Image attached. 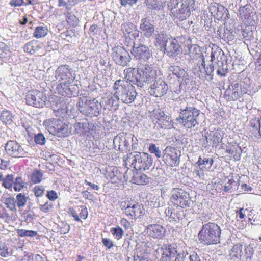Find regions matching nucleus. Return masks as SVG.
I'll return each mask as SVG.
<instances>
[{
    "mask_svg": "<svg viewBox=\"0 0 261 261\" xmlns=\"http://www.w3.org/2000/svg\"><path fill=\"white\" fill-rule=\"evenodd\" d=\"M45 189L42 186H36L34 188L33 192L37 197H40L43 195Z\"/></svg>",
    "mask_w": 261,
    "mask_h": 261,
    "instance_id": "53",
    "label": "nucleus"
},
{
    "mask_svg": "<svg viewBox=\"0 0 261 261\" xmlns=\"http://www.w3.org/2000/svg\"><path fill=\"white\" fill-rule=\"evenodd\" d=\"M152 119L157 120L156 123L162 128H170L172 119L170 116L166 114L160 109H154L152 111Z\"/></svg>",
    "mask_w": 261,
    "mask_h": 261,
    "instance_id": "16",
    "label": "nucleus"
},
{
    "mask_svg": "<svg viewBox=\"0 0 261 261\" xmlns=\"http://www.w3.org/2000/svg\"><path fill=\"white\" fill-rule=\"evenodd\" d=\"M71 82H61L57 86V89L59 94L64 96L70 97L72 95V91L70 88Z\"/></svg>",
    "mask_w": 261,
    "mask_h": 261,
    "instance_id": "28",
    "label": "nucleus"
},
{
    "mask_svg": "<svg viewBox=\"0 0 261 261\" xmlns=\"http://www.w3.org/2000/svg\"><path fill=\"white\" fill-rule=\"evenodd\" d=\"M169 219L170 222L177 221L179 220V217L176 213L171 212L170 216Z\"/></svg>",
    "mask_w": 261,
    "mask_h": 261,
    "instance_id": "64",
    "label": "nucleus"
},
{
    "mask_svg": "<svg viewBox=\"0 0 261 261\" xmlns=\"http://www.w3.org/2000/svg\"><path fill=\"white\" fill-rule=\"evenodd\" d=\"M66 20L68 24L72 26H76L79 23L78 18L73 14L70 13L67 14Z\"/></svg>",
    "mask_w": 261,
    "mask_h": 261,
    "instance_id": "46",
    "label": "nucleus"
},
{
    "mask_svg": "<svg viewBox=\"0 0 261 261\" xmlns=\"http://www.w3.org/2000/svg\"><path fill=\"white\" fill-rule=\"evenodd\" d=\"M47 29L43 26L37 27L33 33L34 36L36 38H40L45 37L47 34Z\"/></svg>",
    "mask_w": 261,
    "mask_h": 261,
    "instance_id": "36",
    "label": "nucleus"
},
{
    "mask_svg": "<svg viewBox=\"0 0 261 261\" xmlns=\"http://www.w3.org/2000/svg\"><path fill=\"white\" fill-rule=\"evenodd\" d=\"M131 138V135L126 133H120L113 139V144L115 148L117 147L121 151H126L129 148V141Z\"/></svg>",
    "mask_w": 261,
    "mask_h": 261,
    "instance_id": "17",
    "label": "nucleus"
},
{
    "mask_svg": "<svg viewBox=\"0 0 261 261\" xmlns=\"http://www.w3.org/2000/svg\"><path fill=\"white\" fill-rule=\"evenodd\" d=\"M154 38L155 40V44H157L163 47L167 41L170 39L168 37L167 34L164 33L163 32H157V33L154 34Z\"/></svg>",
    "mask_w": 261,
    "mask_h": 261,
    "instance_id": "31",
    "label": "nucleus"
},
{
    "mask_svg": "<svg viewBox=\"0 0 261 261\" xmlns=\"http://www.w3.org/2000/svg\"><path fill=\"white\" fill-rule=\"evenodd\" d=\"M55 77L59 82H72L75 79L72 68L67 65L60 66L55 71Z\"/></svg>",
    "mask_w": 261,
    "mask_h": 261,
    "instance_id": "13",
    "label": "nucleus"
},
{
    "mask_svg": "<svg viewBox=\"0 0 261 261\" xmlns=\"http://www.w3.org/2000/svg\"><path fill=\"white\" fill-rule=\"evenodd\" d=\"M102 242L103 245L107 247L108 249H110L114 246L113 242L110 239L108 238L102 239Z\"/></svg>",
    "mask_w": 261,
    "mask_h": 261,
    "instance_id": "60",
    "label": "nucleus"
},
{
    "mask_svg": "<svg viewBox=\"0 0 261 261\" xmlns=\"http://www.w3.org/2000/svg\"><path fill=\"white\" fill-rule=\"evenodd\" d=\"M169 70L173 74L176 75L178 78L184 79L188 76V74L186 71L178 66H170Z\"/></svg>",
    "mask_w": 261,
    "mask_h": 261,
    "instance_id": "32",
    "label": "nucleus"
},
{
    "mask_svg": "<svg viewBox=\"0 0 261 261\" xmlns=\"http://www.w3.org/2000/svg\"><path fill=\"white\" fill-rule=\"evenodd\" d=\"M149 151L151 153H154L156 157L160 158L162 156V154L161 151L158 147H156L155 144H151L148 148Z\"/></svg>",
    "mask_w": 261,
    "mask_h": 261,
    "instance_id": "50",
    "label": "nucleus"
},
{
    "mask_svg": "<svg viewBox=\"0 0 261 261\" xmlns=\"http://www.w3.org/2000/svg\"><path fill=\"white\" fill-rule=\"evenodd\" d=\"M43 174L39 170L34 171L30 175V179L34 184L40 182L42 178Z\"/></svg>",
    "mask_w": 261,
    "mask_h": 261,
    "instance_id": "42",
    "label": "nucleus"
},
{
    "mask_svg": "<svg viewBox=\"0 0 261 261\" xmlns=\"http://www.w3.org/2000/svg\"><path fill=\"white\" fill-rule=\"evenodd\" d=\"M199 115V110L194 107L189 108L186 111L179 112V116L176 120L186 128L191 129L198 125Z\"/></svg>",
    "mask_w": 261,
    "mask_h": 261,
    "instance_id": "6",
    "label": "nucleus"
},
{
    "mask_svg": "<svg viewBox=\"0 0 261 261\" xmlns=\"http://www.w3.org/2000/svg\"><path fill=\"white\" fill-rule=\"evenodd\" d=\"M150 85L149 92L155 97H162L168 91L167 84L162 77V75L155 79Z\"/></svg>",
    "mask_w": 261,
    "mask_h": 261,
    "instance_id": "15",
    "label": "nucleus"
},
{
    "mask_svg": "<svg viewBox=\"0 0 261 261\" xmlns=\"http://www.w3.org/2000/svg\"><path fill=\"white\" fill-rule=\"evenodd\" d=\"M161 249L162 250V256L160 261H171L172 258L176 257L180 253L176 244H165L162 246Z\"/></svg>",
    "mask_w": 261,
    "mask_h": 261,
    "instance_id": "18",
    "label": "nucleus"
},
{
    "mask_svg": "<svg viewBox=\"0 0 261 261\" xmlns=\"http://www.w3.org/2000/svg\"><path fill=\"white\" fill-rule=\"evenodd\" d=\"M131 53L134 58L140 62H145L152 56V51L148 46L141 44L138 47H135V43Z\"/></svg>",
    "mask_w": 261,
    "mask_h": 261,
    "instance_id": "14",
    "label": "nucleus"
},
{
    "mask_svg": "<svg viewBox=\"0 0 261 261\" xmlns=\"http://www.w3.org/2000/svg\"><path fill=\"white\" fill-rule=\"evenodd\" d=\"M60 227V233L61 234H66L70 231V225L69 224H67V223H61Z\"/></svg>",
    "mask_w": 261,
    "mask_h": 261,
    "instance_id": "55",
    "label": "nucleus"
},
{
    "mask_svg": "<svg viewBox=\"0 0 261 261\" xmlns=\"http://www.w3.org/2000/svg\"><path fill=\"white\" fill-rule=\"evenodd\" d=\"M211 140L216 146L222 140L221 135L218 132H215L210 134Z\"/></svg>",
    "mask_w": 261,
    "mask_h": 261,
    "instance_id": "48",
    "label": "nucleus"
},
{
    "mask_svg": "<svg viewBox=\"0 0 261 261\" xmlns=\"http://www.w3.org/2000/svg\"><path fill=\"white\" fill-rule=\"evenodd\" d=\"M254 249L252 246L248 245L244 247V255L242 261H256V258L254 254Z\"/></svg>",
    "mask_w": 261,
    "mask_h": 261,
    "instance_id": "30",
    "label": "nucleus"
},
{
    "mask_svg": "<svg viewBox=\"0 0 261 261\" xmlns=\"http://www.w3.org/2000/svg\"><path fill=\"white\" fill-rule=\"evenodd\" d=\"M209 11L214 17L217 19H226L229 18L228 10L223 5L217 3L212 4L209 7Z\"/></svg>",
    "mask_w": 261,
    "mask_h": 261,
    "instance_id": "20",
    "label": "nucleus"
},
{
    "mask_svg": "<svg viewBox=\"0 0 261 261\" xmlns=\"http://www.w3.org/2000/svg\"><path fill=\"white\" fill-rule=\"evenodd\" d=\"M9 254L7 247L4 244H0V255L2 257H7Z\"/></svg>",
    "mask_w": 261,
    "mask_h": 261,
    "instance_id": "57",
    "label": "nucleus"
},
{
    "mask_svg": "<svg viewBox=\"0 0 261 261\" xmlns=\"http://www.w3.org/2000/svg\"><path fill=\"white\" fill-rule=\"evenodd\" d=\"M125 50L123 47L115 46L112 49V57L116 61L120 56Z\"/></svg>",
    "mask_w": 261,
    "mask_h": 261,
    "instance_id": "44",
    "label": "nucleus"
},
{
    "mask_svg": "<svg viewBox=\"0 0 261 261\" xmlns=\"http://www.w3.org/2000/svg\"><path fill=\"white\" fill-rule=\"evenodd\" d=\"M147 232L150 237L158 238L164 236L165 229L159 224H151L147 227Z\"/></svg>",
    "mask_w": 261,
    "mask_h": 261,
    "instance_id": "24",
    "label": "nucleus"
},
{
    "mask_svg": "<svg viewBox=\"0 0 261 261\" xmlns=\"http://www.w3.org/2000/svg\"><path fill=\"white\" fill-rule=\"evenodd\" d=\"M114 89L116 96L126 104L133 102L137 94L131 82L124 80H117L114 83Z\"/></svg>",
    "mask_w": 261,
    "mask_h": 261,
    "instance_id": "2",
    "label": "nucleus"
},
{
    "mask_svg": "<svg viewBox=\"0 0 261 261\" xmlns=\"http://www.w3.org/2000/svg\"><path fill=\"white\" fill-rule=\"evenodd\" d=\"M121 31L124 35L131 34L134 37H139L140 34V31L137 30L136 25L129 22L122 24Z\"/></svg>",
    "mask_w": 261,
    "mask_h": 261,
    "instance_id": "25",
    "label": "nucleus"
},
{
    "mask_svg": "<svg viewBox=\"0 0 261 261\" xmlns=\"http://www.w3.org/2000/svg\"><path fill=\"white\" fill-rule=\"evenodd\" d=\"M4 204L11 211H16V205L15 199L12 197H9L7 198L4 202Z\"/></svg>",
    "mask_w": 261,
    "mask_h": 261,
    "instance_id": "40",
    "label": "nucleus"
},
{
    "mask_svg": "<svg viewBox=\"0 0 261 261\" xmlns=\"http://www.w3.org/2000/svg\"><path fill=\"white\" fill-rule=\"evenodd\" d=\"M133 182L137 185H142L149 182V179L147 176L143 173H137L133 177Z\"/></svg>",
    "mask_w": 261,
    "mask_h": 261,
    "instance_id": "35",
    "label": "nucleus"
},
{
    "mask_svg": "<svg viewBox=\"0 0 261 261\" xmlns=\"http://www.w3.org/2000/svg\"><path fill=\"white\" fill-rule=\"evenodd\" d=\"M178 101H180L179 103L180 112L186 111L189 109V108L194 107L196 103V100L191 96L179 98Z\"/></svg>",
    "mask_w": 261,
    "mask_h": 261,
    "instance_id": "27",
    "label": "nucleus"
},
{
    "mask_svg": "<svg viewBox=\"0 0 261 261\" xmlns=\"http://www.w3.org/2000/svg\"><path fill=\"white\" fill-rule=\"evenodd\" d=\"M111 232L113 235L115 236L117 240L121 239L124 234L123 230L119 226L111 228Z\"/></svg>",
    "mask_w": 261,
    "mask_h": 261,
    "instance_id": "49",
    "label": "nucleus"
},
{
    "mask_svg": "<svg viewBox=\"0 0 261 261\" xmlns=\"http://www.w3.org/2000/svg\"><path fill=\"white\" fill-rule=\"evenodd\" d=\"M163 155L165 163L171 167L178 166L180 163L177 150L172 147H167Z\"/></svg>",
    "mask_w": 261,
    "mask_h": 261,
    "instance_id": "19",
    "label": "nucleus"
},
{
    "mask_svg": "<svg viewBox=\"0 0 261 261\" xmlns=\"http://www.w3.org/2000/svg\"><path fill=\"white\" fill-rule=\"evenodd\" d=\"M139 29L146 38L152 37L155 33V27L150 22L149 17L142 18L140 20Z\"/></svg>",
    "mask_w": 261,
    "mask_h": 261,
    "instance_id": "21",
    "label": "nucleus"
},
{
    "mask_svg": "<svg viewBox=\"0 0 261 261\" xmlns=\"http://www.w3.org/2000/svg\"><path fill=\"white\" fill-rule=\"evenodd\" d=\"M253 8L249 4H247L240 8L239 13L243 21L248 24L254 21L253 16L255 14L253 11Z\"/></svg>",
    "mask_w": 261,
    "mask_h": 261,
    "instance_id": "22",
    "label": "nucleus"
},
{
    "mask_svg": "<svg viewBox=\"0 0 261 261\" xmlns=\"http://www.w3.org/2000/svg\"><path fill=\"white\" fill-rule=\"evenodd\" d=\"M130 59L129 54L125 50L115 62L117 64L124 66L127 65Z\"/></svg>",
    "mask_w": 261,
    "mask_h": 261,
    "instance_id": "34",
    "label": "nucleus"
},
{
    "mask_svg": "<svg viewBox=\"0 0 261 261\" xmlns=\"http://www.w3.org/2000/svg\"><path fill=\"white\" fill-rule=\"evenodd\" d=\"M221 230L214 223H208L202 226L198 237L200 242L206 245L216 244L220 242Z\"/></svg>",
    "mask_w": 261,
    "mask_h": 261,
    "instance_id": "3",
    "label": "nucleus"
},
{
    "mask_svg": "<svg viewBox=\"0 0 261 261\" xmlns=\"http://www.w3.org/2000/svg\"><path fill=\"white\" fill-rule=\"evenodd\" d=\"M134 261H148L147 254L142 255L141 253L140 255H134Z\"/></svg>",
    "mask_w": 261,
    "mask_h": 261,
    "instance_id": "56",
    "label": "nucleus"
},
{
    "mask_svg": "<svg viewBox=\"0 0 261 261\" xmlns=\"http://www.w3.org/2000/svg\"><path fill=\"white\" fill-rule=\"evenodd\" d=\"M5 148L8 155L14 158L23 157L28 153L27 148L16 141H8Z\"/></svg>",
    "mask_w": 261,
    "mask_h": 261,
    "instance_id": "12",
    "label": "nucleus"
},
{
    "mask_svg": "<svg viewBox=\"0 0 261 261\" xmlns=\"http://www.w3.org/2000/svg\"><path fill=\"white\" fill-rule=\"evenodd\" d=\"M48 121L47 127L50 134L59 137L67 136L69 134L68 126L63 121L57 118Z\"/></svg>",
    "mask_w": 261,
    "mask_h": 261,
    "instance_id": "9",
    "label": "nucleus"
},
{
    "mask_svg": "<svg viewBox=\"0 0 261 261\" xmlns=\"http://www.w3.org/2000/svg\"><path fill=\"white\" fill-rule=\"evenodd\" d=\"M28 197L22 193H19L16 196L15 201L16 206L19 208L23 207L26 204Z\"/></svg>",
    "mask_w": 261,
    "mask_h": 261,
    "instance_id": "38",
    "label": "nucleus"
},
{
    "mask_svg": "<svg viewBox=\"0 0 261 261\" xmlns=\"http://www.w3.org/2000/svg\"><path fill=\"white\" fill-rule=\"evenodd\" d=\"M247 211V209H244V208H240L239 211H236L237 216H239L240 219H243L245 216V212Z\"/></svg>",
    "mask_w": 261,
    "mask_h": 261,
    "instance_id": "63",
    "label": "nucleus"
},
{
    "mask_svg": "<svg viewBox=\"0 0 261 261\" xmlns=\"http://www.w3.org/2000/svg\"><path fill=\"white\" fill-rule=\"evenodd\" d=\"M170 199L175 205L182 208L190 207L191 204L193 203L189 194L179 188H173L172 190Z\"/></svg>",
    "mask_w": 261,
    "mask_h": 261,
    "instance_id": "8",
    "label": "nucleus"
},
{
    "mask_svg": "<svg viewBox=\"0 0 261 261\" xmlns=\"http://www.w3.org/2000/svg\"><path fill=\"white\" fill-rule=\"evenodd\" d=\"M243 245L237 244L232 247L229 253L230 259L232 261H239L243 254Z\"/></svg>",
    "mask_w": 261,
    "mask_h": 261,
    "instance_id": "26",
    "label": "nucleus"
},
{
    "mask_svg": "<svg viewBox=\"0 0 261 261\" xmlns=\"http://www.w3.org/2000/svg\"><path fill=\"white\" fill-rule=\"evenodd\" d=\"M121 207L123 212L132 218L137 219L142 217L145 214V208L142 205L128 202H122Z\"/></svg>",
    "mask_w": 261,
    "mask_h": 261,
    "instance_id": "11",
    "label": "nucleus"
},
{
    "mask_svg": "<svg viewBox=\"0 0 261 261\" xmlns=\"http://www.w3.org/2000/svg\"><path fill=\"white\" fill-rule=\"evenodd\" d=\"M119 100H120V99H118V98L117 96H116L115 93L113 96L108 97L107 103L108 105H111L112 106H113L115 105H117V102Z\"/></svg>",
    "mask_w": 261,
    "mask_h": 261,
    "instance_id": "54",
    "label": "nucleus"
},
{
    "mask_svg": "<svg viewBox=\"0 0 261 261\" xmlns=\"http://www.w3.org/2000/svg\"><path fill=\"white\" fill-rule=\"evenodd\" d=\"M34 140L37 144L43 145L45 143V138L42 133H39L34 137Z\"/></svg>",
    "mask_w": 261,
    "mask_h": 261,
    "instance_id": "52",
    "label": "nucleus"
},
{
    "mask_svg": "<svg viewBox=\"0 0 261 261\" xmlns=\"http://www.w3.org/2000/svg\"><path fill=\"white\" fill-rule=\"evenodd\" d=\"M189 253L187 252L179 253L175 257L174 261H189Z\"/></svg>",
    "mask_w": 261,
    "mask_h": 261,
    "instance_id": "51",
    "label": "nucleus"
},
{
    "mask_svg": "<svg viewBox=\"0 0 261 261\" xmlns=\"http://www.w3.org/2000/svg\"><path fill=\"white\" fill-rule=\"evenodd\" d=\"M78 110L87 116H98L100 112L101 106L95 99L86 97H80L77 102Z\"/></svg>",
    "mask_w": 261,
    "mask_h": 261,
    "instance_id": "5",
    "label": "nucleus"
},
{
    "mask_svg": "<svg viewBox=\"0 0 261 261\" xmlns=\"http://www.w3.org/2000/svg\"><path fill=\"white\" fill-rule=\"evenodd\" d=\"M201 65L203 67L204 72L207 75L211 76L212 79L213 76V72H214V68L213 63H212L208 66L206 67L204 58H202Z\"/></svg>",
    "mask_w": 261,
    "mask_h": 261,
    "instance_id": "45",
    "label": "nucleus"
},
{
    "mask_svg": "<svg viewBox=\"0 0 261 261\" xmlns=\"http://www.w3.org/2000/svg\"><path fill=\"white\" fill-rule=\"evenodd\" d=\"M12 118L13 115L9 111L4 110L1 114V119L6 124H10L12 121Z\"/></svg>",
    "mask_w": 261,
    "mask_h": 261,
    "instance_id": "37",
    "label": "nucleus"
},
{
    "mask_svg": "<svg viewBox=\"0 0 261 261\" xmlns=\"http://www.w3.org/2000/svg\"><path fill=\"white\" fill-rule=\"evenodd\" d=\"M161 74L160 71L153 69L149 64H145L143 68H137V74L136 77L135 82L133 83L141 88L151 83Z\"/></svg>",
    "mask_w": 261,
    "mask_h": 261,
    "instance_id": "4",
    "label": "nucleus"
},
{
    "mask_svg": "<svg viewBox=\"0 0 261 261\" xmlns=\"http://www.w3.org/2000/svg\"><path fill=\"white\" fill-rule=\"evenodd\" d=\"M124 162L126 166L133 167L136 170L145 171L152 166L153 160L148 153L134 151L126 154Z\"/></svg>",
    "mask_w": 261,
    "mask_h": 261,
    "instance_id": "1",
    "label": "nucleus"
},
{
    "mask_svg": "<svg viewBox=\"0 0 261 261\" xmlns=\"http://www.w3.org/2000/svg\"><path fill=\"white\" fill-rule=\"evenodd\" d=\"M46 196L48 197V198L50 200H55L58 198L57 193L53 190L47 191Z\"/></svg>",
    "mask_w": 261,
    "mask_h": 261,
    "instance_id": "59",
    "label": "nucleus"
},
{
    "mask_svg": "<svg viewBox=\"0 0 261 261\" xmlns=\"http://www.w3.org/2000/svg\"><path fill=\"white\" fill-rule=\"evenodd\" d=\"M17 233L19 236L21 237L26 236L34 237L37 234V232L32 230L18 229L17 230Z\"/></svg>",
    "mask_w": 261,
    "mask_h": 261,
    "instance_id": "47",
    "label": "nucleus"
},
{
    "mask_svg": "<svg viewBox=\"0 0 261 261\" xmlns=\"http://www.w3.org/2000/svg\"><path fill=\"white\" fill-rule=\"evenodd\" d=\"M10 55L9 47L4 42H0V58H6Z\"/></svg>",
    "mask_w": 261,
    "mask_h": 261,
    "instance_id": "41",
    "label": "nucleus"
},
{
    "mask_svg": "<svg viewBox=\"0 0 261 261\" xmlns=\"http://www.w3.org/2000/svg\"><path fill=\"white\" fill-rule=\"evenodd\" d=\"M43 46L42 44H39L38 41L33 40L26 43L23 49L25 52L33 54L41 49Z\"/></svg>",
    "mask_w": 261,
    "mask_h": 261,
    "instance_id": "29",
    "label": "nucleus"
},
{
    "mask_svg": "<svg viewBox=\"0 0 261 261\" xmlns=\"http://www.w3.org/2000/svg\"><path fill=\"white\" fill-rule=\"evenodd\" d=\"M14 189L15 191H20L24 188L27 183L23 181L21 177H17L13 182Z\"/></svg>",
    "mask_w": 261,
    "mask_h": 261,
    "instance_id": "39",
    "label": "nucleus"
},
{
    "mask_svg": "<svg viewBox=\"0 0 261 261\" xmlns=\"http://www.w3.org/2000/svg\"><path fill=\"white\" fill-rule=\"evenodd\" d=\"M189 261H200L199 256L195 252L189 254Z\"/></svg>",
    "mask_w": 261,
    "mask_h": 261,
    "instance_id": "62",
    "label": "nucleus"
},
{
    "mask_svg": "<svg viewBox=\"0 0 261 261\" xmlns=\"http://www.w3.org/2000/svg\"><path fill=\"white\" fill-rule=\"evenodd\" d=\"M68 214L71 215L76 221H81L76 211L73 208H70L69 209Z\"/></svg>",
    "mask_w": 261,
    "mask_h": 261,
    "instance_id": "61",
    "label": "nucleus"
},
{
    "mask_svg": "<svg viewBox=\"0 0 261 261\" xmlns=\"http://www.w3.org/2000/svg\"><path fill=\"white\" fill-rule=\"evenodd\" d=\"M187 1L185 4L181 0H170L168 3V7L170 10L171 16L174 21H182L185 20L190 14L189 7L187 6Z\"/></svg>",
    "mask_w": 261,
    "mask_h": 261,
    "instance_id": "7",
    "label": "nucleus"
},
{
    "mask_svg": "<svg viewBox=\"0 0 261 261\" xmlns=\"http://www.w3.org/2000/svg\"><path fill=\"white\" fill-rule=\"evenodd\" d=\"M13 176L12 175L8 174L3 180L2 185L6 189H10L13 184Z\"/></svg>",
    "mask_w": 261,
    "mask_h": 261,
    "instance_id": "43",
    "label": "nucleus"
},
{
    "mask_svg": "<svg viewBox=\"0 0 261 261\" xmlns=\"http://www.w3.org/2000/svg\"><path fill=\"white\" fill-rule=\"evenodd\" d=\"M80 207L82 208L81 211L80 213V217L81 218L86 219L88 215V210L86 206H81Z\"/></svg>",
    "mask_w": 261,
    "mask_h": 261,
    "instance_id": "58",
    "label": "nucleus"
},
{
    "mask_svg": "<svg viewBox=\"0 0 261 261\" xmlns=\"http://www.w3.org/2000/svg\"><path fill=\"white\" fill-rule=\"evenodd\" d=\"M25 100L29 105L36 108H42L46 105L47 97L42 92L37 90H33L28 91Z\"/></svg>",
    "mask_w": 261,
    "mask_h": 261,
    "instance_id": "10",
    "label": "nucleus"
},
{
    "mask_svg": "<svg viewBox=\"0 0 261 261\" xmlns=\"http://www.w3.org/2000/svg\"><path fill=\"white\" fill-rule=\"evenodd\" d=\"M88 126L89 123L87 121L76 122L73 125L75 132L77 134H82L88 131Z\"/></svg>",
    "mask_w": 261,
    "mask_h": 261,
    "instance_id": "33",
    "label": "nucleus"
},
{
    "mask_svg": "<svg viewBox=\"0 0 261 261\" xmlns=\"http://www.w3.org/2000/svg\"><path fill=\"white\" fill-rule=\"evenodd\" d=\"M163 47L170 57H174L180 52V46L175 39L170 38Z\"/></svg>",
    "mask_w": 261,
    "mask_h": 261,
    "instance_id": "23",
    "label": "nucleus"
}]
</instances>
